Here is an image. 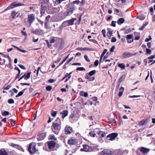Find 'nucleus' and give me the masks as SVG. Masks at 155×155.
Returning <instances> with one entry per match:
<instances>
[{
	"instance_id": "nucleus-34",
	"label": "nucleus",
	"mask_w": 155,
	"mask_h": 155,
	"mask_svg": "<svg viewBox=\"0 0 155 155\" xmlns=\"http://www.w3.org/2000/svg\"><path fill=\"white\" fill-rule=\"evenodd\" d=\"M9 121L10 122L11 125L12 126H14L15 125V122L12 119H9Z\"/></svg>"
},
{
	"instance_id": "nucleus-59",
	"label": "nucleus",
	"mask_w": 155,
	"mask_h": 155,
	"mask_svg": "<svg viewBox=\"0 0 155 155\" xmlns=\"http://www.w3.org/2000/svg\"><path fill=\"white\" fill-rule=\"evenodd\" d=\"M11 87V86L9 85H8L6 87L4 88V90H8Z\"/></svg>"
},
{
	"instance_id": "nucleus-25",
	"label": "nucleus",
	"mask_w": 155,
	"mask_h": 155,
	"mask_svg": "<svg viewBox=\"0 0 155 155\" xmlns=\"http://www.w3.org/2000/svg\"><path fill=\"white\" fill-rule=\"evenodd\" d=\"M80 95L82 96H84L86 97L88 96V93L87 92H84L83 91L80 92Z\"/></svg>"
},
{
	"instance_id": "nucleus-31",
	"label": "nucleus",
	"mask_w": 155,
	"mask_h": 155,
	"mask_svg": "<svg viewBox=\"0 0 155 155\" xmlns=\"http://www.w3.org/2000/svg\"><path fill=\"white\" fill-rule=\"evenodd\" d=\"M45 28L48 29L51 28V27L48 25V22L45 21Z\"/></svg>"
},
{
	"instance_id": "nucleus-41",
	"label": "nucleus",
	"mask_w": 155,
	"mask_h": 155,
	"mask_svg": "<svg viewBox=\"0 0 155 155\" xmlns=\"http://www.w3.org/2000/svg\"><path fill=\"white\" fill-rule=\"evenodd\" d=\"M25 90L26 89H24L22 91L19 92L18 94V95H19L20 96L22 95Z\"/></svg>"
},
{
	"instance_id": "nucleus-54",
	"label": "nucleus",
	"mask_w": 155,
	"mask_h": 155,
	"mask_svg": "<svg viewBox=\"0 0 155 155\" xmlns=\"http://www.w3.org/2000/svg\"><path fill=\"white\" fill-rule=\"evenodd\" d=\"M115 48V46L114 45L110 49V52H112L114 51V50Z\"/></svg>"
},
{
	"instance_id": "nucleus-37",
	"label": "nucleus",
	"mask_w": 155,
	"mask_h": 155,
	"mask_svg": "<svg viewBox=\"0 0 155 155\" xmlns=\"http://www.w3.org/2000/svg\"><path fill=\"white\" fill-rule=\"evenodd\" d=\"M96 72V71L95 70H94L93 71H92L90 72L89 73V75L90 76H92L93 75H94L95 73Z\"/></svg>"
},
{
	"instance_id": "nucleus-44",
	"label": "nucleus",
	"mask_w": 155,
	"mask_h": 155,
	"mask_svg": "<svg viewBox=\"0 0 155 155\" xmlns=\"http://www.w3.org/2000/svg\"><path fill=\"white\" fill-rule=\"evenodd\" d=\"M9 112L8 111H5L4 112L3 114L2 113V115L3 116H7L9 114Z\"/></svg>"
},
{
	"instance_id": "nucleus-15",
	"label": "nucleus",
	"mask_w": 155,
	"mask_h": 155,
	"mask_svg": "<svg viewBox=\"0 0 155 155\" xmlns=\"http://www.w3.org/2000/svg\"><path fill=\"white\" fill-rule=\"evenodd\" d=\"M139 150L141 152L144 153H147L150 151L149 149L144 147H141Z\"/></svg>"
},
{
	"instance_id": "nucleus-20",
	"label": "nucleus",
	"mask_w": 155,
	"mask_h": 155,
	"mask_svg": "<svg viewBox=\"0 0 155 155\" xmlns=\"http://www.w3.org/2000/svg\"><path fill=\"white\" fill-rule=\"evenodd\" d=\"M41 6V14L42 15H43L45 12L46 7L42 5Z\"/></svg>"
},
{
	"instance_id": "nucleus-17",
	"label": "nucleus",
	"mask_w": 155,
	"mask_h": 155,
	"mask_svg": "<svg viewBox=\"0 0 155 155\" xmlns=\"http://www.w3.org/2000/svg\"><path fill=\"white\" fill-rule=\"evenodd\" d=\"M74 10V8H70L68 9L67 12V14L66 15L67 16L70 15H71L73 12V11Z\"/></svg>"
},
{
	"instance_id": "nucleus-23",
	"label": "nucleus",
	"mask_w": 155,
	"mask_h": 155,
	"mask_svg": "<svg viewBox=\"0 0 155 155\" xmlns=\"http://www.w3.org/2000/svg\"><path fill=\"white\" fill-rule=\"evenodd\" d=\"M124 88L123 87H120V88L119 89V90L120 91H120L119 93V94H118L119 96L120 97L122 96V95L123 94V92L124 91Z\"/></svg>"
},
{
	"instance_id": "nucleus-53",
	"label": "nucleus",
	"mask_w": 155,
	"mask_h": 155,
	"mask_svg": "<svg viewBox=\"0 0 155 155\" xmlns=\"http://www.w3.org/2000/svg\"><path fill=\"white\" fill-rule=\"evenodd\" d=\"M116 39L115 37H112L111 40V42H115L116 41Z\"/></svg>"
},
{
	"instance_id": "nucleus-30",
	"label": "nucleus",
	"mask_w": 155,
	"mask_h": 155,
	"mask_svg": "<svg viewBox=\"0 0 155 155\" xmlns=\"http://www.w3.org/2000/svg\"><path fill=\"white\" fill-rule=\"evenodd\" d=\"M145 18V15L143 14H141L140 15L139 20H143Z\"/></svg>"
},
{
	"instance_id": "nucleus-48",
	"label": "nucleus",
	"mask_w": 155,
	"mask_h": 155,
	"mask_svg": "<svg viewBox=\"0 0 155 155\" xmlns=\"http://www.w3.org/2000/svg\"><path fill=\"white\" fill-rule=\"evenodd\" d=\"M95 78L94 77H91V76H90V77L88 79V81H92L94 80Z\"/></svg>"
},
{
	"instance_id": "nucleus-57",
	"label": "nucleus",
	"mask_w": 155,
	"mask_h": 155,
	"mask_svg": "<svg viewBox=\"0 0 155 155\" xmlns=\"http://www.w3.org/2000/svg\"><path fill=\"white\" fill-rule=\"evenodd\" d=\"M99 63L98 60H96L94 62V65L95 66H97Z\"/></svg>"
},
{
	"instance_id": "nucleus-32",
	"label": "nucleus",
	"mask_w": 155,
	"mask_h": 155,
	"mask_svg": "<svg viewBox=\"0 0 155 155\" xmlns=\"http://www.w3.org/2000/svg\"><path fill=\"white\" fill-rule=\"evenodd\" d=\"M57 112L54 110L52 111L51 112V116L53 117H55L56 116Z\"/></svg>"
},
{
	"instance_id": "nucleus-12",
	"label": "nucleus",
	"mask_w": 155,
	"mask_h": 155,
	"mask_svg": "<svg viewBox=\"0 0 155 155\" xmlns=\"http://www.w3.org/2000/svg\"><path fill=\"white\" fill-rule=\"evenodd\" d=\"M77 143V140L74 138L73 137L70 139L68 142V143L70 145H74Z\"/></svg>"
},
{
	"instance_id": "nucleus-61",
	"label": "nucleus",
	"mask_w": 155,
	"mask_h": 155,
	"mask_svg": "<svg viewBox=\"0 0 155 155\" xmlns=\"http://www.w3.org/2000/svg\"><path fill=\"white\" fill-rule=\"evenodd\" d=\"M73 59V57H72L69 60H68L67 61V64H68Z\"/></svg>"
},
{
	"instance_id": "nucleus-33",
	"label": "nucleus",
	"mask_w": 155,
	"mask_h": 155,
	"mask_svg": "<svg viewBox=\"0 0 155 155\" xmlns=\"http://www.w3.org/2000/svg\"><path fill=\"white\" fill-rule=\"evenodd\" d=\"M125 76L123 75L119 79V82L120 83L125 78Z\"/></svg>"
},
{
	"instance_id": "nucleus-10",
	"label": "nucleus",
	"mask_w": 155,
	"mask_h": 155,
	"mask_svg": "<svg viewBox=\"0 0 155 155\" xmlns=\"http://www.w3.org/2000/svg\"><path fill=\"white\" fill-rule=\"evenodd\" d=\"M72 128L68 126H67L65 128L64 131L66 134H69L72 132Z\"/></svg>"
},
{
	"instance_id": "nucleus-13",
	"label": "nucleus",
	"mask_w": 155,
	"mask_h": 155,
	"mask_svg": "<svg viewBox=\"0 0 155 155\" xmlns=\"http://www.w3.org/2000/svg\"><path fill=\"white\" fill-rule=\"evenodd\" d=\"M97 133L98 135V137L102 138L106 136V133L105 132L99 131V130H97Z\"/></svg>"
},
{
	"instance_id": "nucleus-21",
	"label": "nucleus",
	"mask_w": 155,
	"mask_h": 155,
	"mask_svg": "<svg viewBox=\"0 0 155 155\" xmlns=\"http://www.w3.org/2000/svg\"><path fill=\"white\" fill-rule=\"evenodd\" d=\"M60 10V8L59 7L57 8H54L52 10V13L54 14L58 12Z\"/></svg>"
},
{
	"instance_id": "nucleus-6",
	"label": "nucleus",
	"mask_w": 155,
	"mask_h": 155,
	"mask_svg": "<svg viewBox=\"0 0 155 155\" xmlns=\"http://www.w3.org/2000/svg\"><path fill=\"white\" fill-rule=\"evenodd\" d=\"M76 20V18H73L70 20H67L63 22L62 24L66 26L72 25L74 24V21Z\"/></svg>"
},
{
	"instance_id": "nucleus-51",
	"label": "nucleus",
	"mask_w": 155,
	"mask_h": 155,
	"mask_svg": "<svg viewBox=\"0 0 155 155\" xmlns=\"http://www.w3.org/2000/svg\"><path fill=\"white\" fill-rule=\"evenodd\" d=\"M102 33L104 37H106V31L105 29H103L102 31Z\"/></svg>"
},
{
	"instance_id": "nucleus-49",
	"label": "nucleus",
	"mask_w": 155,
	"mask_h": 155,
	"mask_svg": "<svg viewBox=\"0 0 155 155\" xmlns=\"http://www.w3.org/2000/svg\"><path fill=\"white\" fill-rule=\"evenodd\" d=\"M84 58L87 61V62H89L90 61V60L88 59V56L86 55H84Z\"/></svg>"
},
{
	"instance_id": "nucleus-5",
	"label": "nucleus",
	"mask_w": 155,
	"mask_h": 155,
	"mask_svg": "<svg viewBox=\"0 0 155 155\" xmlns=\"http://www.w3.org/2000/svg\"><path fill=\"white\" fill-rule=\"evenodd\" d=\"M148 119H145L140 121L138 124V125L141 127V128L144 129L146 127L147 124V123Z\"/></svg>"
},
{
	"instance_id": "nucleus-35",
	"label": "nucleus",
	"mask_w": 155,
	"mask_h": 155,
	"mask_svg": "<svg viewBox=\"0 0 155 155\" xmlns=\"http://www.w3.org/2000/svg\"><path fill=\"white\" fill-rule=\"evenodd\" d=\"M114 151H112L110 150H107V155H112L113 154Z\"/></svg>"
},
{
	"instance_id": "nucleus-42",
	"label": "nucleus",
	"mask_w": 155,
	"mask_h": 155,
	"mask_svg": "<svg viewBox=\"0 0 155 155\" xmlns=\"http://www.w3.org/2000/svg\"><path fill=\"white\" fill-rule=\"evenodd\" d=\"M101 155H107V150H104L101 152Z\"/></svg>"
},
{
	"instance_id": "nucleus-9",
	"label": "nucleus",
	"mask_w": 155,
	"mask_h": 155,
	"mask_svg": "<svg viewBox=\"0 0 155 155\" xmlns=\"http://www.w3.org/2000/svg\"><path fill=\"white\" fill-rule=\"evenodd\" d=\"M48 147L49 149L52 150L54 147L56 143L53 141H49L47 142Z\"/></svg>"
},
{
	"instance_id": "nucleus-40",
	"label": "nucleus",
	"mask_w": 155,
	"mask_h": 155,
	"mask_svg": "<svg viewBox=\"0 0 155 155\" xmlns=\"http://www.w3.org/2000/svg\"><path fill=\"white\" fill-rule=\"evenodd\" d=\"M8 103L10 104H13L14 103V101L12 99H10L8 100Z\"/></svg>"
},
{
	"instance_id": "nucleus-55",
	"label": "nucleus",
	"mask_w": 155,
	"mask_h": 155,
	"mask_svg": "<svg viewBox=\"0 0 155 155\" xmlns=\"http://www.w3.org/2000/svg\"><path fill=\"white\" fill-rule=\"evenodd\" d=\"M50 18L51 16L49 15H48L47 16H46L45 18V21H47L48 22V20Z\"/></svg>"
},
{
	"instance_id": "nucleus-4",
	"label": "nucleus",
	"mask_w": 155,
	"mask_h": 155,
	"mask_svg": "<svg viewBox=\"0 0 155 155\" xmlns=\"http://www.w3.org/2000/svg\"><path fill=\"white\" fill-rule=\"evenodd\" d=\"M36 143L32 142L31 143L28 147V150L29 152L31 154H34L37 151L36 148Z\"/></svg>"
},
{
	"instance_id": "nucleus-7",
	"label": "nucleus",
	"mask_w": 155,
	"mask_h": 155,
	"mask_svg": "<svg viewBox=\"0 0 155 155\" xmlns=\"http://www.w3.org/2000/svg\"><path fill=\"white\" fill-rule=\"evenodd\" d=\"M118 135V134L116 133H112L107 135V138H109V140L112 141Z\"/></svg>"
},
{
	"instance_id": "nucleus-22",
	"label": "nucleus",
	"mask_w": 155,
	"mask_h": 155,
	"mask_svg": "<svg viewBox=\"0 0 155 155\" xmlns=\"http://www.w3.org/2000/svg\"><path fill=\"white\" fill-rule=\"evenodd\" d=\"M124 21V19L123 18H119L117 21V24L119 25H120L123 23Z\"/></svg>"
},
{
	"instance_id": "nucleus-58",
	"label": "nucleus",
	"mask_w": 155,
	"mask_h": 155,
	"mask_svg": "<svg viewBox=\"0 0 155 155\" xmlns=\"http://www.w3.org/2000/svg\"><path fill=\"white\" fill-rule=\"evenodd\" d=\"M108 120L110 122H111L112 123H114L115 122V120L114 119H108Z\"/></svg>"
},
{
	"instance_id": "nucleus-50",
	"label": "nucleus",
	"mask_w": 155,
	"mask_h": 155,
	"mask_svg": "<svg viewBox=\"0 0 155 155\" xmlns=\"http://www.w3.org/2000/svg\"><path fill=\"white\" fill-rule=\"evenodd\" d=\"M149 38H147L145 39V42H148V41L151 39L152 38L150 36H149Z\"/></svg>"
},
{
	"instance_id": "nucleus-19",
	"label": "nucleus",
	"mask_w": 155,
	"mask_h": 155,
	"mask_svg": "<svg viewBox=\"0 0 155 155\" xmlns=\"http://www.w3.org/2000/svg\"><path fill=\"white\" fill-rule=\"evenodd\" d=\"M68 110H65L61 112V114H62V117L64 118L68 115Z\"/></svg>"
},
{
	"instance_id": "nucleus-27",
	"label": "nucleus",
	"mask_w": 155,
	"mask_h": 155,
	"mask_svg": "<svg viewBox=\"0 0 155 155\" xmlns=\"http://www.w3.org/2000/svg\"><path fill=\"white\" fill-rule=\"evenodd\" d=\"M31 74V72H29L26 75H25V80H27L29 78H30Z\"/></svg>"
},
{
	"instance_id": "nucleus-43",
	"label": "nucleus",
	"mask_w": 155,
	"mask_h": 155,
	"mask_svg": "<svg viewBox=\"0 0 155 155\" xmlns=\"http://www.w3.org/2000/svg\"><path fill=\"white\" fill-rule=\"evenodd\" d=\"M52 89V87L50 86H48L46 87V89L48 91H50Z\"/></svg>"
},
{
	"instance_id": "nucleus-8",
	"label": "nucleus",
	"mask_w": 155,
	"mask_h": 155,
	"mask_svg": "<svg viewBox=\"0 0 155 155\" xmlns=\"http://www.w3.org/2000/svg\"><path fill=\"white\" fill-rule=\"evenodd\" d=\"M137 54V53H132L128 52H125L123 54L122 56L124 58H126L135 55Z\"/></svg>"
},
{
	"instance_id": "nucleus-47",
	"label": "nucleus",
	"mask_w": 155,
	"mask_h": 155,
	"mask_svg": "<svg viewBox=\"0 0 155 155\" xmlns=\"http://www.w3.org/2000/svg\"><path fill=\"white\" fill-rule=\"evenodd\" d=\"M132 38V35H127V39H131Z\"/></svg>"
},
{
	"instance_id": "nucleus-1",
	"label": "nucleus",
	"mask_w": 155,
	"mask_h": 155,
	"mask_svg": "<svg viewBox=\"0 0 155 155\" xmlns=\"http://www.w3.org/2000/svg\"><path fill=\"white\" fill-rule=\"evenodd\" d=\"M61 122L60 118L57 117L53 123L52 130L55 134H58L59 133L61 128Z\"/></svg>"
},
{
	"instance_id": "nucleus-63",
	"label": "nucleus",
	"mask_w": 155,
	"mask_h": 155,
	"mask_svg": "<svg viewBox=\"0 0 155 155\" xmlns=\"http://www.w3.org/2000/svg\"><path fill=\"white\" fill-rule=\"evenodd\" d=\"M74 117V114H71L69 116V118L70 119L73 118Z\"/></svg>"
},
{
	"instance_id": "nucleus-39",
	"label": "nucleus",
	"mask_w": 155,
	"mask_h": 155,
	"mask_svg": "<svg viewBox=\"0 0 155 155\" xmlns=\"http://www.w3.org/2000/svg\"><path fill=\"white\" fill-rule=\"evenodd\" d=\"M69 54L63 60V61L59 64V66H60L62 64L66 61V60L68 59V57Z\"/></svg>"
},
{
	"instance_id": "nucleus-24",
	"label": "nucleus",
	"mask_w": 155,
	"mask_h": 155,
	"mask_svg": "<svg viewBox=\"0 0 155 155\" xmlns=\"http://www.w3.org/2000/svg\"><path fill=\"white\" fill-rule=\"evenodd\" d=\"M107 52V49H105L103 52H102V53L101 54V57L100 58V62H102L103 61H102V58H103V56H104V55Z\"/></svg>"
},
{
	"instance_id": "nucleus-36",
	"label": "nucleus",
	"mask_w": 155,
	"mask_h": 155,
	"mask_svg": "<svg viewBox=\"0 0 155 155\" xmlns=\"http://www.w3.org/2000/svg\"><path fill=\"white\" fill-rule=\"evenodd\" d=\"M0 155H8L7 152L5 151H0Z\"/></svg>"
},
{
	"instance_id": "nucleus-28",
	"label": "nucleus",
	"mask_w": 155,
	"mask_h": 155,
	"mask_svg": "<svg viewBox=\"0 0 155 155\" xmlns=\"http://www.w3.org/2000/svg\"><path fill=\"white\" fill-rule=\"evenodd\" d=\"M12 18L14 19L15 18V16L17 14V13L15 11H13L12 12Z\"/></svg>"
},
{
	"instance_id": "nucleus-64",
	"label": "nucleus",
	"mask_w": 155,
	"mask_h": 155,
	"mask_svg": "<svg viewBox=\"0 0 155 155\" xmlns=\"http://www.w3.org/2000/svg\"><path fill=\"white\" fill-rule=\"evenodd\" d=\"M19 66L21 69H24V70L26 69V68H25V66H24L23 65H19Z\"/></svg>"
},
{
	"instance_id": "nucleus-16",
	"label": "nucleus",
	"mask_w": 155,
	"mask_h": 155,
	"mask_svg": "<svg viewBox=\"0 0 155 155\" xmlns=\"http://www.w3.org/2000/svg\"><path fill=\"white\" fill-rule=\"evenodd\" d=\"M44 32L43 30L41 29H36L33 33L36 35H42Z\"/></svg>"
},
{
	"instance_id": "nucleus-18",
	"label": "nucleus",
	"mask_w": 155,
	"mask_h": 155,
	"mask_svg": "<svg viewBox=\"0 0 155 155\" xmlns=\"http://www.w3.org/2000/svg\"><path fill=\"white\" fill-rule=\"evenodd\" d=\"M99 130L98 128L95 129L93 131H91L89 133V135L92 137H94L96 135L95 132H97V130Z\"/></svg>"
},
{
	"instance_id": "nucleus-11",
	"label": "nucleus",
	"mask_w": 155,
	"mask_h": 155,
	"mask_svg": "<svg viewBox=\"0 0 155 155\" xmlns=\"http://www.w3.org/2000/svg\"><path fill=\"white\" fill-rule=\"evenodd\" d=\"M46 134L45 133H42L38 135L37 138L38 141H40L43 140L46 137Z\"/></svg>"
},
{
	"instance_id": "nucleus-29",
	"label": "nucleus",
	"mask_w": 155,
	"mask_h": 155,
	"mask_svg": "<svg viewBox=\"0 0 155 155\" xmlns=\"http://www.w3.org/2000/svg\"><path fill=\"white\" fill-rule=\"evenodd\" d=\"M118 66L122 69H124L125 68V65L124 63H120L118 64Z\"/></svg>"
},
{
	"instance_id": "nucleus-60",
	"label": "nucleus",
	"mask_w": 155,
	"mask_h": 155,
	"mask_svg": "<svg viewBox=\"0 0 155 155\" xmlns=\"http://www.w3.org/2000/svg\"><path fill=\"white\" fill-rule=\"evenodd\" d=\"M11 146L13 147H18V145L17 144H15L13 143H12L11 144Z\"/></svg>"
},
{
	"instance_id": "nucleus-52",
	"label": "nucleus",
	"mask_w": 155,
	"mask_h": 155,
	"mask_svg": "<svg viewBox=\"0 0 155 155\" xmlns=\"http://www.w3.org/2000/svg\"><path fill=\"white\" fill-rule=\"evenodd\" d=\"M106 58H107V57L106 56H104L103 58H102V62H103L104 61H105V62L107 61V60H106Z\"/></svg>"
},
{
	"instance_id": "nucleus-3",
	"label": "nucleus",
	"mask_w": 155,
	"mask_h": 155,
	"mask_svg": "<svg viewBox=\"0 0 155 155\" xmlns=\"http://www.w3.org/2000/svg\"><path fill=\"white\" fill-rule=\"evenodd\" d=\"M28 20L27 21V23L28 24L27 25L28 27H30L31 26L33 22L35 21V15L33 14H31L29 15L28 16Z\"/></svg>"
},
{
	"instance_id": "nucleus-2",
	"label": "nucleus",
	"mask_w": 155,
	"mask_h": 155,
	"mask_svg": "<svg viewBox=\"0 0 155 155\" xmlns=\"http://www.w3.org/2000/svg\"><path fill=\"white\" fill-rule=\"evenodd\" d=\"M25 5H26L25 4L20 3L17 2H15L12 3L9 6L4 10V11L5 12L8 10L13 9L15 7Z\"/></svg>"
},
{
	"instance_id": "nucleus-38",
	"label": "nucleus",
	"mask_w": 155,
	"mask_h": 155,
	"mask_svg": "<svg viewBox=\"0 0 155 155\" xmlns=\"http://www.w3.org/2000/svg\"><path fill=\"white\" fill-rule=\"evenodd\" d=\"M76 70L79 71H85V69L83 67H79L76 69Z\"/></svg>"
},
{
	"instance_id": "nucleus-26",
	"label": "nucleus",
	"mask_w": 155,
	"mask_h": 155,
	"mask_svg": "<svg viewBox=\"0 0 155 155\" xmlns=\"http://www.w3.org/2000/svg\"><path fill=\"white\" fill-rule=\"evenodd\" d=\"M48 139L49 140H57V138L55 137L54 135H50L49 136Z\"/></svg>"
},
{
	"instance_id": "nucleus-45",
	"label": "nucleus",
	"mask_w": 155,
	"mask_h": 155,
	"mask_svg": "<svg viewBox=\"0 0 155 155\" xmlns=\"http://www.w3.org/2000/svg\"><path fill=\"white\" fill-rule=\"evenodd\" d=\"M146 54H150L151 53V50L150 49H148V48H146Z\"/></svg>"
},
{
	"instance_id": "nucleus-56",
	"label": "nucleus",
	"mask_w": 155,
	"mask_h": 155,
	"mask_svg": "<svg viewBox=\"0 0 155 155\" xmlns=\"http://www.w3.org/2000/svg\"><path fill=\"white\" fill-rule=\"evenodd\" d=\"M55 40L54 38H51L50 40V44L53 43H54Z\"/></svg>"
},
{
	"instance_id": "nucleus-62",
	"label": "nucleus",
	"mask_w": 155,
	"mask_h": 155,
	"mask_svg": "<svg viewBox=\"0 0 155 155\" xmlns=\"http://www.w3.org/2000/svg\"><path fill=\"white\" fill-rule=\"evenodd\" d=\"M46 43L47 44L48 46V47H50L51 46V45L49 43V42L48 40H46Z\"/></svg>"
},
{
	"instance_id": "nucleus-46",
	"label": "nucleus",
	"mask_w": 155,
	"mask_h": 155,
	"mask_svg": "<svg viewBox=\"0 0 155 155\" xmlns=\"http://www.w3.org/2000/svg\"><path fill=\"white\" fill-rule=\"evenodd\" d=\"M116 21H112V23L110 25L114 27L116 26Z\"/></svg>"
},
{
	"instance_id": "nucleus-14",
	"label": "nucleus",
	"mask_w": 155,
	"mask_h": 155,
	"mask_svg": "<svg viewBox=\"0 0 155 155\" xmlns=\"http://www.w3.org/2000/svg\"><path fill=\"white\" fill-rule=\"evenodd\" d=\"M90 147L89 146L85 145H83V148L80 149V151L85 152H88L90 151Z\"/></svg>"
}]
</instances>
